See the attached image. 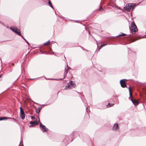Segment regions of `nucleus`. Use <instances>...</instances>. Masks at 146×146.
<instances>
[{
    "mask_svg": "<svg viewBox=\"0 0 146 146\" xmlns=\"http://www.w3.org/2000/svg\"><path fill=\"white\" fill-rule=\"evenodd\" d=\"M135 7L136 5L135 3H129L126 5V6L124 7V9L127 11H132Z\"/></svg>",
    "mask_w": 146,
    "mask_h": 146,
    "instance_id": "nucleus-1",
    "label": "nucleus"
},
{
    "mask_svg": "<svg viewBox=\"0 0 146 146\" xmlns=\"http://www.w3.org/2000/svg\"><path fill=\"white\" fill-rule=\"evenodd\" d=\"M102 47H103V46H102V45L101 44V46H100L99 47V49L100 50V49H101Z\"/></svg>",
    "mask_w": 146,
    "mask_h": 146,
    "instance_id": "nucleus-26",
    "label": "nucleus"
},
{
    "mask_svg": "<svg viewBox=\"0 0 146 146\" xmlns=\"http://www.w3.org/2000/svg\"><path fill=\"white\" fill-rule=\"evenodd\" d=\"M43 1H44V2H45V3H46V1H44V0H43Z\"/></svg>",
    "mask_w": 146,
    "mask_h": 146,
    "instance_id": "nucleus-34",
    "label": "nucleus"
},
{
    "mask_svg": "<svg viewBox=\"0 0 146 146\" xmlns=\"http://www.w3.org/2000/svg\"><path fill=\"white\" fill-rule=\"evenodd\" d=\"M49 0V1L48 2V5H49V6L50 7H51L52 8V9H54V7L53 6L52 4L51 3V2H50V0Z\"/></svg>",
    "mask_w": 146,
    "mask_h": 146,
    "instance_id": "nucleus-12",
    "label": "nucleus"
},
{
    "mask_svg": "<svg viewBox=\"0 0 146 146\" xmlns=\"http://www.w3.org/2000/svg\"><path fill=\"white\" fill-rule=\"evenodd\" d=\"M74 82L72 81H70L66 84L65 88L66 89H70L75 87V85L74 84Z\"/></svg>",
    "mask_w": 146,
    "mask_h": 146,
    "instance_id": "nucleus-4",
    "label": "nucleus"
},
{
    "mask_svg": "<svg viewBox=\"0 0 146 146\" xmlns=\"http://www.w3.org/2000/svg\"><path fill=\"white\" fill-rule=\"evenodd\" d=\"M45 78V79H46L48 80V79H47V78Z\"/></svg>",
    "mask_w": 146,
    "mask_h": 146,
    "instance_id": "nucleus-35",
    "label": "nucleus"
},
{
    "mask_svg": "<svg viewBox=\"0 0 146 146\" xmlns=\"http://www.w3.org/2000/svg\"><path fill=\"white\" fill-rule=\"evenodd\" d=\"M126 79H123L120 80V83L121 86L123 88L127 87L125 81H127Z\"/></svg>",
    "mask_w": 146,
    "mask_h": 146,
    "instance_id": "nucleus-6",
    "label": "nucleus"
},
{
    "mask_svg": "<svg viewBox=\"0 0 146 146\" xmlns=\"http://www.w3.org/2000/svg\"><path fill=\"white\" fill-rule=\"evenodd\" d=\"M30 124L31 125H29V127H33L35 125H37L38 124V122L37 121H31L30 122Z\"/></svg>",
    "mask_w": 146,
    "mask_h": 146,
    "instance_id": "nucleus-7",
    "label": "nucleus"
},
{
    "mask_svg": "<svg viewBox=\"0 0 146 146\" xmlns=\"http://www.w3.org/2000/svg\"><path fill=\"white\" fill-rule=\"evenodd\" d=\"M19 109H20V112H22V111H23V109H22V108L21 107L20 108H19Z\"/></svg>",
    "mask_w": 146,
    "mask_h": 146,
    "instance_id": "nucleus-20",
    "label": "nucleus"
},
{
    "mask_svg": "<svg viewBox=\"0 0 146 146\" xmlns=\"http://www.w3.org/2000/svg\"><path fill=\"white\" fill-rule=\"evenodd\" d=\"M36 78H33V79H30V80H35V79H36Z\"/></svg>",
    "mask_w": 146,
    "mask_h": 146,
    "instance_id": "nucleus-29",
    "label": "nucleus"
},
{
    "mask_svg": "<svg viewBox=\"0 0 146 146\" xmlns=\"http://www.w3.org/2000/svg\"><path fill=\"white\" fill-rule=\"evenodd\" d=\"M131 27L129 28L132 34H135L137 31V27L133 22L131 23Z\"/></svg>",
    "mask_w": 146,
    "mask_h": 146,
    "instance_id": "nucleus-3",
    "label": "nucleus"
},
{
    "mask_svg": "<svg viewBox=\"0 0 146 146\" xmlns=\"http://www.w3.org/2000/svg\"><path fill=\"white\" fill-rule=\"evenodd\" d=\"M2 74H1L0 75V78H1V76H2Z\"/></svg>",
    "mask_w": 146,
    "mask_h": 146,
    "instance_id": "nucleus-33",
    "label": "nucleus"
},
{
    "mask_svg": "<svg viewBox=\"0 0 146 146\" xmlns=\"http://www.w3.org/2000/svg\"><path fill=\"white\" fill-rule=\"evenodd\" d=\"M102 46L103 47V46H105L107 45V44H102Z\"/></svg>",
    "mask_w": 146,
    "mask_h": 146,
    "instance_id": "nucleus-25",
    "label": "nucleus"
},
{
    "mask_svg": "<svg viewBox=\"0 0 146 146\" xmlns=\"http://www.w3.org/2000/svg\"><path fill=\"white\" fill-rule=\"evenodd\" d=\"M103 10V9H102V8L101 7L100 9V11H101Z\"/></svg>",
    "mask_w": 146,
    "mask_h": 146,
    "instance_id": "nucleus-28",
    "label": "nucleus"
},
{
    "mask_svg": "<svg viewBox=\"0 0 146 146\" xmlns=\"http://www.w3.org/2000/svg\"><path fill=\"white\" fill-rule=\"evenodd\" d=\"M49 43H50V41L48 40V41H47V42H46L44 43V44L45 46L48 45L49 44Z\"/></svg>",
    "mask_w": 146,
    "mask_h": 146,
    "instance_id": "nucleus-17",
    "label": "nucleus"
},
{
    "mask_svg": "<svg viewBox=\"0 0 146 146\" xmlns=\"http://www.w3.org/2000/svg\"><path fill=\"white\" fill-rule=\"evenodd\" d=\"M31 119H35V117H34V116H31Z\"/></svg>",
    "mask_w": 146,
    "mask_h": 146,
    "instance_id": "nucleus-21",
    "label": "nucleus"
},
{
    "mask_svg": "<svg viewBox=\"0 0 146 146\" xmlns=\"http://www.w3.org/2000/svg\"><path fill=\"white\" fill-rule=\"evenodd\" d=\"M10 29L12 31L16 33H17V32L20 31L19 29L16 27L15 28L10 27Z\"/></svg>",
    "mask_w": 146,
    "mask_h": 146,
    "instance_id": "nucleus-9",
    "label": "nucleus"
},
{
    "mask_svg": "<svg viewBox=\"0 0 146 146\" xmlns=\"http://www.w3.org/2000/svg\"><path fill=\"white\" fill-rule=\"evenodd\" d=\"M72 141H73V140H72L71 141H69V142H72Z\"/></svg>",
    "mask_w": 146,
    "mask_h": 146,
    "instance_id": "nucleus-31",
    "label": "nucleus"
},
{
    "mask_svg": "<svg viewBox=\"0 0 146 146\" xmlns=\"http://www.w3.org/2000/svg\"><path fill=\"white\" fill-rule=\"evenodd\" d=\"M68 72V70H66V68H65V71H64V77L62 79H60V80H62L64 79L65 77V75H66L67 73Z\"/></svg>",
    "mask_w": 146,
    "mask_h": 146,
    "instance_id": "nucleus-11",
    "label": "nucleus"
},
{
    "mask_svg": "<svg viewBox=\"0 0 146 146\" xmlns=\"http://www.w3.org/2000/svg\"><path fill=\"white\" fill-rule=\"evenodd\" d=\"M41 108L40 107H39L37 108V109L36 110V112L37 113H38L41 110Z\"/></svg>",
    "mask_w": 146,
    "mask_h": 146,
    "instance_id": "nucleus-14",
    "label": "nucleus"
},
{
    "mask_svg": "<svg viewBox=\"0 0 146 146\" xmlns=\"http://www.w3.org/2000/svg\"><path fill=\"white\" fill-rule=\"evenodd\" d=\"M102 47H103V46H102V45L101 44V46H100L99 47V49L100 50V49H101Z\"/></svg>",
    "mask_w": 146,
    "mask_h": 146,
    "instance_id": "nucleus-27",
    "label": "nucleus"
},
{
    "mask_svg": "<svg viewBox=\"0 0 146 146\" xmlns=\"http://www.w3.org/2000/svg\"><path fill=\"white\" fill-rule=\"evenodd\" d=\"M20 115L23 120L25 118V114L24 111L20 112Z\"/></svg>",
    "mask_w": 146,
    "mask_h": 146,
    "instance_id": "nucleus-10",
    "label": "nucleus"
},
{
    "mask_svg": "<svg viewBox=\"0 0 146 146\" xmlns=\"http://www.w3.org/2000/svg\"><path fill=\"white\" fill-rule=\"evenodd\" d=\"M34 103V104H37V103H36V102H33Z\"/></svg>",
    "mask_w": 146,
    "mask_h": 146,
    "instance_id": "nucleus-32",
    "label": "nucleus"
},
{
    "mask_svg": "<svg viewBox=\"0 0 146 146\" xmlns=\"http://www.w3.org/2000/svg\"><path fill=\"white\" fill-rule=\"evenodd\" d=\"M40 51L42 54H45L46 53V52H43V51H42L41 50H40Z\"/></svg>",
    "mask_w": 146,
    "mask_h": 146,
    "instance_id": "nucleus-23",
    "label": "nucleus"
},
{
    "mask_svg": "<svg viewBox=\"0 0 146 146\" xmlns=\"http://www.w3.org/2000/svg\"><path fill=\"white\" fill-rule=\"evenodd\" d=\"M67 138H66V139H67Z\"/></svg>",
    "mask_w": 146,
    "mask_h": 146,
    "instance_id": "nucleus-38",
    "label": "nucleus"
},
{
    "mask_svg": "<svg viewBox=\"0 0 146 146\" xmlns=\"http://www.w3.org/2000/svg\"><path fill=\"white\" fill-rule=\"evenodd\" d=\"M48 79L49 80H58L56 79Z\"/></svg>",
    "mask_w": 146,
    "mask_h": 146,
    "instance_id": "nucleus-24",
    "label": "nucleus"
},
{
    "mask_svg": "<svg viewBox=\"0 0 146 146\" xmlns=\"http://www.w3.org/2000/svg\"><path fill=\"white\" fill-rule=\"evenodd\" d=\"M22 146H24L23 144H22Z\"/></svg>",
    "mask_w": 146,
    "mask_h": 146,
    "instance_id": "nucleus-36",
    "label": "nucleus"
},
{
    "mask_svg": "<svg viewBox=\"0 0 146 146\" xmlns=\"http://www.w3.org/2000/svg\"><path fill=\"white\" fill-rule=\"evenodd\" d=\"M129 97L131 98V100L132 102L135 105L137 106L139 104V102L137 100H133V97L132 95L131 94V87L130 86H129Z\"/></svg>",
    "mask_w": 146,
    "mask_h": 146,
    "instance_id": "nucleus-2",
    "label": "nucleus"
},
{
    "mask_svg": "<svg viewBox=\"0 0 146 146\" xmlns=\"http://www.w3.org/2000/svg\"><path fill=\"white\" fill-rule=\"evenodd\" d=\"M8 119H13L14 120L16 121L15 119L14 118H12L11 117H7L4 116H2L0 117V121L2 120H6Z\"/></svg>",
    "mask_w": 146,
    "mask_h": 146,
    "instance_id": "nucleus-8",
    "label": "nucleus"
},
{
    "mask_svg": "<svg viewBox=\"0 0 146 146\" xmlns=\"http://www.w3.org/2000/svg\"><path fill=\"white\" fill-rule=\"evenodd\" d=\"M1 23V22H0V23Z\"/></svg>",
    "mask_w": 146,
    "mask_h": 146,
    "instance_id": "nucleus-40",
    "label": "nucleus"
},
{
    "mask_svg": "<svg viewBox=\"0 0 146 146\" xmlns=\"http://www.w3.org/2000/svg\"><path fill=\"white\" fill-rule=\"evenodd\" d=\"M118 127V124L117 123L115 124L114 125L113 129H116Z\"/></svg>",
    "mask_w": 146,
    "mask_h": 146,
    "instance_id": "nucleus-13",
    "label": "nucleus"
},
{
    "mask_svg": "<svg viewBox=\"0 0 146 146\" xmlns=\"http://www.w3.org/2000/svg\"><path fill=\"white\" fill-rule=\"evenodd\" d=\"M125 35H126V34L123 33H122L121 34L119 35H117V36H116V37L118 36H125Z\"/></svg>",
    "mask_w": 146,
    "mask_h": 146,
    "instance_id": "nucleus-18",
    "label": "nucleus"
},
{
    "mask_svg": "<svg viewBox=\"0 0 146 146\" xmlns=\"http://www.w3.org/2000/svg\"><path fill=\"white\" fill-rule=\"evenodd\" d=\"M65 141V140H64V141Z\"/></svg>",
    "mask_w": 146,
    "mask_h": 146,
    "instance_id": "nucleus-39",
    "label": "nucleus"
},
{
    "mask_svg": "<svg viewBox=\"0 0 146 146\" xmlns=\"http://www.w3.org/2000/svg\"><path fill=\"white\" fill-rule=\"evenodd\" d=\"M114 104H110V103L107 105V107L109 108L112 106Z\"/></svg>",
    "mask_w": 146,
    "mask_h": 146,
    "instance_id": "nucleus-15",
    "label": "nucleus"
},
{
    "mask_svg": "<svg viewBox=\"0 0 146 146\" xmlns=\"http://www.w3.org/2000/svg\"><path fill=\"white\" fill-rule=\"evenodd\" d=\"M40 127L43 132H47L48 130V129L46 127L45 125H43L41 123H40Z\"/></svg>",
    "mask_w": 146,
    "mask_h": 146,
    "instance_id": "nucleus-5",
    "label": "nucleus"
},
{
    "mask_svg": "<svg viewBox=\"0 0 146 146\" xmlns=\"http://www.w3.org/2000/svg\"><path fill=\"white\" fill-rule=\"evenodd\" d=\"M88 108V107H86V110H87V109Z\"/></svg>",
    "mask_w": 146,
    "mask_h": 146,
    "instance_id": "nucleus-37",
    "label": "nucleus"
},
{
    "mask_svg": "<svg viewBox=\"0 0 146 146\" xmlns=\"http://www.w3.org/2000/svg\"><path fill=\"white\" fill-rule=\"evenodd\" d=\"M16 34H17L18 35H19V36H22L21 35V33H20V31H18L17 32V33H16Z\"/></svg>",
    "mask_w": 146,
    "mask_h": 146,
    "instance_id": "nucleus-19",
    "label": "nucleus"
},
{
    "mask_svg": "<svg viewBox=\"0 0 146 146\" xmlns=\"http://www.w3.org/2000/svg\"><path fill=\"white\" fill-rule=\"evenodd\" d=\"M25 40L26 42L27 43L28 45H29V44L28 42L24 38V37L23 36H21Z\"/></svg>",
    "mask_w": 146,
    "mask_h": 146,
    "instance_id": "nucleus-16",
    "label": "nucleus"
},
{
    "mask_svg": "<svg viewBox=\"0 0 146 146\" xmlns=\"http://www.w3.org/2000/svg\"><path fill=\"white\" fill-rule=\"evenodd\" d=\"M12 64L13 65V66H14V64L13 63H12Z\"/></svg>",
    "mask_w": 146,
    "mask_h": 146,
    "instance_id": "nucleus-30",
    "label": "nucleus"
},
{
    "mask_svg": "<svg viewBox=\"0 0 146 146\" xmlns=\"http://www.w3.org/2000/svg\"><path fill=\"white\" fill-rule=\"evenodd\" d=\"M67 70H70L71 69V68H70V67H69L68 65H67Z\"/></svg>",
    "mask_w": 146,
    "mask_h": 146,
    "instance_id": "nucleus-22",
    "label": "nucleus"
}]
</instances>
